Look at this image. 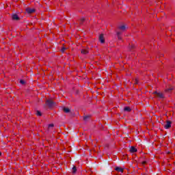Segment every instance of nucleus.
Segmentation results:
<instances>
[{"label":"nucleus","mask_w":175,"mask_h":175,"mask_svg":"<svg viewBox=\"0 0 175 175\" xmlns=\"http://www.w3.org/2000/svg\"><path fill=\"white\" fill-rule=\"evenodd\" d=\"M12 20H20V18L18 17V15L14 14L12 15Z\"/></svg>","instance_id":"nucleus-11"},{"label":"nucleus","mask_w":175,"mask_h":175,"mask_svg":"<svg viewBox=\"0 0 175 175\" xmlns=\"http://www.w3.org/2000/svg\"><path fill=\"white\" fill-rule=\"evenodd\" d=\"M90 53V49L88 48H84L81 49V54L83 55H87Z\"/></svg>","instance_id":"nucleus-3"},{"label":"nucleus","mask_w":175,"mask_h":175,"mask_svg":"<svg viewBox=\"0 0 175 175\" xmlns=\"http://www.w3.org/2000/svg\"><path fill=\"white\" fill-rule=\"evenodd\" d=\"M65 50H66V48L65 47L62 48V50H61L62 53H65Z\"/></svg>","instance_id":"nucleus-17"},{"label":"nucleus","mask_w":175,"mask_h":175,"mask_svg":"<svg viewBox=\"0 0 175 175\" xmlns=\"http://www.w3.org/2000/svg\"><path fill=\"white\" fill-rule=\"evenodd\" d=\"M139 81H137V79H135V84H138Z\"/></svg>","instance_id":"nucleus-23"},{"label":"nucleus","mask_w":175,"mask_h":175,"mask_svg":"<svg viewBox=\"0 0 175 175\" xmlns=\"http://www.w3.org/2000/svg\"><path fill=\"white\" fill-rule=\"evenodd\" d=\"M116 172H118V173H124V168L121 167H115Z\"/></svg>","instance_id":"nucleus-7"},{"label":"nucleus","mask_w":175,"mask_h":175,"mask_svg":"<svg viewBox=\"0 0 175 175\" xmlns=\"http://www.w3.org/2000/svg\"><path fill=\"white\" fill-rule=\"evenodd\" d=\"M1 155H2V152H0V157H1Z\"/></svg>","instance_id":"nucleus-24"},{"label":"nucleus","mask_w":175,"mask_h":175,"mask_svg":"<svg viewBox=\"0 0 175 175\" xmlns=\"http://www.w3.org/2000/svg\"><path fill=\"white\" fill-rule=\"evenodd\" d=\"M118 29L119 30L118 32H122V33L126 29V27L125 25H121L118 27Z\"/></svg>","instance_id":"nucleus-5"},{"label":"nucleus","mask_w":175,"mask_h":175,"mask_svg":"<svg viewBox=\"0 0 175 175\" xmlns=\"http://www.w3.org/2000/svg\"><path fill=\"white\" fill-rule=\"evenodd\" d=\"M76 172H77V168L76 167V166H74L72 167V173H76Z\"/></svg>","instance_id":"nucleus-15"},{"label":"nucleus","mask_w":175,"mask_h":175,"mask_svg":"<svg viewBox=\"0 0 175 175\" xmlns=\"http://www.w3.org/2000/svg\"><path fill=\"white\" fill-rule=\"evenodd\" d=\"M53 127H54V124H49V128H53Z\"/></svg>","instance_id":"nucleus-21"},{"label":"nucleus","mask_w":175,"mask_h":175,"mask_svg":"<svg viewBox=\"0 0 175 175\" xmlns=\"http://www.w3.org/2000/svg\"><path fill=\"white\" fill-rule=\"evenodd\" d=\"M154 95H156L157 98H159V99H163L165 98V96L163 95V93L162 92H158L157 91L153 92Z\"/></svg>","instance_id":"nucleus-1"},{"label":"nucleus","mask_w":175,"mask_h":175,"mask_svg":"<svg viewBox=\"0 0 175 175\" xmlns=\"http://www.w3.org/2000/svg\"><path fill=\"white\" fill-rule=\"evenodd\" d=\"M172 91H173V87H170L169 88H166L164 90V92H172Z\"/></svg>","instance_id":"nucleus-12"},{"label":"nucleus","mask_w":175,"mask_h":175,"mask_svg":"<svg viewBox=\"0 0 175 175\" xmlns=\"http://www.w3.org/2000/svg\"><path fill=\"white\" fill-rule=\"evenodd\" d=\"M26 12L28 14H32V13H35L36 10L33 8H27Z\"/></svg>","instance_id":"nucleus-6"},{"label":"nucleus","mask_w":175,"mask_h":175,"mask_svg":"<svg viewBox=\"0 0 175 175\" xmlns=\"http://www.w3.org/2000/svg\"><path fill=\"white\" fill-rule=\"evenodd\" d=\"M124 111H132V109L130 107H125L124 109Z\"/></svg>","instance_id":"nucleus-14"},{"label":"nucleus","mask_w":175,"mask_h":175,"mask_svg":"<svg viewBox=\"0 0 175 175\" xmlns=\"http://www.w3.org/2000/svg\"><path fill=\"white\" fill-rule=\"evenodd\" d=\"M85 20V19H84V18H81L80 24H83V23H84Z\"/></svg>","instance_id":"nucleus-18"},{"label":"nucleus","mask_w":175,"mask_h":175,"mask_svg":"<svg viewBox=\"0 0 175 175\" xmlns=\"http://www.w3.org/2000/svg\"><path fill=\"white\" fill-rule=\"evenodd\" d=\"M164 128L165 129H170V128H172V121L167 120Z\"/></svg>","instance_id":"nucleus-4"},{"label":"nucleus","mask_w":175,"mask_h":175,"mask_svg":"<svg viewBox=\"0 0 175 175\" xmlns=\"http://www.w3.org/2000/svg\"><path fill=\"white\" fill-rule=\"evenodd\" d=\"M46 105H48V107H53L55 105V103L53 102V100L49 99L46 100Z\"/></svg>","instance_id":"nucleus-2"},{"label":"nucleus","mask_w":175,"mask_h":175,"mask_svg":"<svg viewBox=\"0 0 175 175\" xmlns=\"http://www.w3.org/2000/svg\"><path fill=\"white\" fill-rule=\"evenodd\" d=\"M63 111H64V113H70V109H69L68 107H64L63 108Z\"/></svg>","instance_id":"nucleus-13"},{"label":"nucleus","mask_w":175,"mask_h":175,"mask_svg":"<svg viewBox=\"0 0 175 175\" xmlns=\"http://www.w3.org/2000/svg\"><path fill=\"white\" fill-rule=\"evenodd\" d=\"M116 33H117L118 39L119 40H122V36H121L122 35V32L117 31Z\"/></svg>","instance_id":"nucleus-8"},{"label":"nucleus","mask_w":175,"mask_h":175,"mask_svg":"<svg viewBox=\"0 0 175 175\" xmlns=\"http://www.w3.org/2000/svg\"><path fill=\"white\" fill-rule=\"evenodd\" d=\"M88 118H90V116H85V117L83 118L84 121H87V119H88Z\"/></svg>","instance_id":"nucleus-20"},{"label":"nucleus","mask_w":175,"mask_h":175,"mask_svg":"<svg viewBox=\"0 0 175 175\" xmlns=\"http://www.w3.org/2000/svg\"><path fill=\"white\" fill-rule=\"evenodd\" d=\"M147 164V161H144L142 162V165H143V166H144V165Z\"/></svg>","instance_id":"nucleus-19"},{"label":"nucleus","mask_w":175,"mask_h":175,"mask_svg":"<svg viewBox=\"0 0 175 175\" xmlns=\"http://www.w3.org/2000/svg\"><path fill=\"white\" fill-rule=\"evenodd\" d=\"M36 115L40 116H42V112L40 111H37Z\"/></svg>","instance_id":"nucleus-16"},{"label":"nucleus","mask_w":175,"mask_h":175,"mask_svg":"<svg viewBox=\"0 0 175 175\" xmlns=\"http://www.w3.org/2000/svg\"><path fill=\"white\" fill-rule=\"evenodd\" d=\"M21 84H25V81L24 80L20 81Z\"/></svg>","instance_id":"nucleus-22"},{"label":"nucleus","mask_w":175,"mask_h":175,"mask_svg":"<svg viewBox=\"0 0 175 175\" xmlns=\"http://www.w3.org/2000/svg\"><path fill=\"white\" fill-rule=\"evenodd\" d=\"M130 152L131 153L137 152V149L135 146H131L130 148Z\"/></svg>","instance_id":"nucleus-9"},{"label":"nucleus","mask_w":175,"mask_h":175,"mask_svg":"<svg viewBox=\"0 0 175 175\" xmlns=\"http://www.w3.org/2000/svg\"><path fill=\"white\" fill-rule=\"evenodd\" d=\"M99 41L100 43H105V37L103 36V34L99 36Z\"/></svg>","instance_id":"nucleus-10"}]
</instances>
